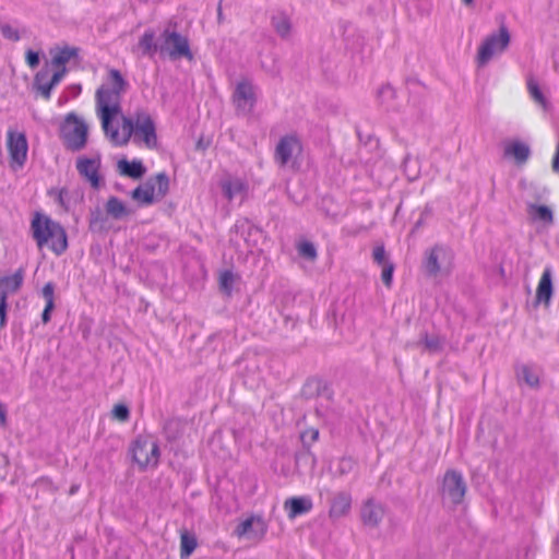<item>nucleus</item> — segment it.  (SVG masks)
Listing matches in <instances>:
<instances>
[{
    "mask_svg": "<svg viewBox=\"0 0 559 559\" xmlns=\"http://www.w3.org/2000/svg\"><path fill=\"white\" fill-rule=\"evenodd\" d=\"M289 29V25L286 23V22H283V24L281 25H277V31L281 33V34H286Z\"/></svg>",
    "mask_w": 559,
    "mask_h": 559,
    "instance_id": "45",
    "label": "nucleus"
},
{
    "mask_svg": "<svg viewBox=\"0 0 559 559\" xmlns=\"http://www.w3.org/2000/svg\"><path fill=\"white\" fill-rule=\"evenodd\" d=\"M224 195L231 201L236 195L245 192L246 186L241 180H226L222 183Z\"/></svg>",
    "mask_w": 559,
    "mask_h": 559,
    "instance_id": "27",
    "label": "nucleus"
},
{
    "mask_svg": "<svg viewBox=\"0 0 559 559\" xmlns=\"http://www.w3.org/2000/svg\"><path fill=\"white\" fill-rule=\"evenodd\" d=\"M526 85H527V91H528L531 98L535 103H537L540 107L546 109L547 108V99L543 95L537 81L533 76H530V78H527Z\"/></svg>",
    "mask_w": 559,
    "mask_h": 559,
    "instance_id": "26",
    "label": "nucleus"
},
{
    "mask_svg": "<svg viewBox=\"0 0 559 559\" xmlns=\"http://www.w3.org/2000/svg\"><path fill=\"white\" fill-rule=\"evenodd\" d=\"M523 381L531 388L539 386V374L530 366L523 365L519 369Z\"/></svg>",
    "mask_w": 559,
    "mask_h": 559,
    "instance_id": "28",
    "label": "nucleus"
},
{
    "mask_svg": "<svg viewBox=\"0 0 559 559\" xmlns=\"http://www.w3.org/2000/svg\"><path fill=\"white\" fill-rule=\"evenodd\" d=\"M118 168L121 175L133 179L141 178L145 173V168L141 160L129 162L127 159H122L118 163Z\"/></svg>",
    "mask_w": 559,
    "mask_h": 559,
    "instance_id": "22",
    "label": "nucleus"
},
{
    "mask_svg": "<svg viewBox=\"0 0 559 559\" xmlns=\"http://www.w3.org/2000/svg\"><path fill=\"white\" fill-rule=\"evenodd\" d=\"M105 213L112 219H123L132 214V210L117 197H109L105 203Z\"/></svg>",
    "mask_w": 559,
    "mask_h": 559,
    "instance_id": "16",
    "label": "nucleus"
},
{
    "mask_svg": "<svg viewBox=\"0 0 559 559\" xmlns=\"http://www.w3.org/2000/svg\"><path fill=\"white\" fill-rule=\"evenodd\" d=\"M297 250L301 257L310 261H314L318 257L314 245L307 240L300 241L297 246Z\"/></svg>",
    "mask_w": 559,
    "mask_h": 559,
    "instance_id": "29",
    "label": "nucleus"
},
{
    "mask_svg": "<svg viewBox=\"0 0 559 559\" xmlns=\"http://www.w3.org/2000/svg\"><path fill=\"white\" fill-rule=\"evenodd\" d=\"M0 33L5 39L15 43L19 41L21 38L19 31L11 26L10 24L0 25Z\"/></svg>",
    "mask_w": 559,
    "mask_h": 559,
    "instance_id": "33",
    "label": "nucleus"
},
{
    "mask_svg": "<svg viewBox=\"0 0 559 559\" xmlns=\"http://www.w3.org/2000/svg\"><path fill=\"white\" fill-rule=\"evenodd\" d=\"M163 40L162 51L165 50L170 59L187 58L191 60L193 58L189 41L181 34L175 31H165L163 33Z\"/></svg>",
    "mask_w": 559,
    "mask_h": 559,
    "instance_id": "10",
    "label": "nucleus"
},
{
    "mask_svg": "<svg viewBox=\"0 0 559 559\" xmlns=\"http://www.w3.org/2000/svg\"><path fill=\"white\" fill-rule=\"evenodd\" d=\"M25 61L31 69H35L39 64V53L28 49L25 53Z\"/></svg>",
    "mask_w": 559,
    "mask_h": 559,
    "instance_id": "39",
    "label": "nucleus"
},
{
    "mask_svg": "<svg viewBox=\"0 0 559 559\" xmlns=\"http://www.w3.org/2000/svg\"><path fill=\"white\" fill-rule=\"evenodd\" d=\"M90 228L97 231L106 228V217L102 211L96 210L92 213Z\"/></svg>",
    "mask_w": 559,
    "mask_h": 559,
    "instance_id": "31",
    "label": "nucleus"
},
{
    "mask_svg": "<svg viewBox=\"0 0 559 559\" xmlns=\"http://www.w3.org/2000/svg\"><path fill=\"white\" fill-rule=\"evenodd\" d=\"M127 87L128 82L119 70L107 71L106 82L95 94L96 114L102 129L114 146H126L132 139L136 145L155 150L158 138L152 116L144 109L131 116L122 114L121 97Z\"/></svg>",
    "mask_w": 559,
    "mask_h": 559,
    "instance_id": "1",
    "label": "nucleus"
},
{
    "mask_svg": "<svg viewBox=\"0 0 559 559\" xmlns=\"http://www.w3.org/2000/svg\"><path fill=\"white\" fill-rule=\"evenodd\" d=\"M383 510L380 506L374 504L371 501L365 503L361 518L365 524L376 526L382 519Z\"/></svg>",
    "mask_w": 559,
    "mask_h": 559,
    "instance_id": "24",
    "label": "nucleus"
},
{
    "mask_svg": "<svg viewBox=\"0 0 559 559\" xmlns=\"http://www.w3.org/2000/svg\"><path fill=\"white\" fill-rule=\"evenodd\" d=\"M143 55L153 57L157 51V45L155 43V33L153 31H146L142 35L138 44Z\"/></svg>",
    "mask_w": 559,
    "mask_h": 559,
    "instance_id": "25",
    "label": "nucleus"
},
{
    "mask_svg": "<svg viewBox=\"0 0 559 559\" xmlns=\"http://www.w3.org/2000/svg\"><path fill=\"white\" fill-rule=\"evenodd\" d=\"M448 252L441 247H433L426 257L425 267L429 275L436 276L441 271L439 260L445 257Z\"/></svg>",
    "mask_w": 559,
    "mask_h": 559,
    "instance_id": "21",
    "label": "nucleus"
},
{
    "mask_svg": "<svg viewBox=\"0 0 559 559\" xmlns=\"http://www.w3.org/2000/svg\"><path fill=\"white\" fill-rule=\"evenodd\" d=\"M234 281H235V276L231 271L225 270V271L221 272L219 287L227 295H230V293H231Z\"/></svg>",
    "mask_w": 559,
    "mask_h": 559,
    "instance_id": "30",
    "label": "nucleus"
},
{
    "mask_svg": "<svg viewBox=\"0 0 559 559\" xmlns=\"http://www.w3.org/2000/svg\"><path fill=\"white\" fill-rule=\"evenodd\" d=\"M504 155L513 157L518 164H524L530 157V147L521 141H513L504 146Z\"/></svg>",
    "mask_w": 559,
    "mask_h": 559,
    "instance_id": "20",
    "label": "nucleus"
},
{
    "mask_svg": "<svg viewBox=\"0 0 559 559\" xmlns=\"http://www.w3.org/2000/svg\"><path fill=\"white\" fill-rule=\"evenodd\" d=\"M31 233L39 249L48 248L57 255L68 249V236L60 223L41 212H35L31 221Z\"/></svg>",
    "mask_w": 559,
    "mask_h": 559,
    "instance_id": "2",
    "label": "nucleus"
},
{
    "mask_svg": "<svg viewBox=\"0 0 559 559\" xmlns=\"http://www.w3.org/2000/svg\"><path fill=\"white\" fill-rule=\"evenodd\" d=\"M352 507V497L346 492H338L332 500L329 515L332 519H338L346 515Z\"/></svg>",
    "mask_w": 559,
    "mask_h": 559,
    "instance_id": "19",
    "label": "nucleus"
},
{
    "mask_svg": "<svg viewBox=\"0 0 559 559\" xmlns=\"http://www.w3.org/2000/svg\"><path fill=\"white\" fill-rule=\"evenodd\" d=\"M180 558L187 559L195 550L198 546L197 537L188 530H181L180 533Z\"/></svg>",
    "mask_w": 559,
    "mask_h": 559,
    "instance_id": "23",
    "label": "nucleus"
},
{
    "mask_svg": "<svg viewBox=\"0 0 559 559\" xmlns=\"http://www.w3.org/2000/svg\"><path fill=\"white\" fill-rule=\"evenodd\" d=\"M55 306H50V305H45V308L43 310V313H41V320H43V323H48L50 321V313L51 311L53 310Z\"/></svg>",
    "mask_w": 559,
    "mask_h": 559,
    "instance_id": "42",
    "label": "nucleus"
},
{
    "mask_svg": "<svg viewBox=\"0 0 559 559\" xmlns=\"http://www.w3.org/2000/svg\"><path fill=\"white\" fill-rule=\"evenodd\" d=\"M372 258H373V261L380 265V266H383L384 264H389L391 263L390 261H388L386 259V252H385V248L383 245H378L373 248V251H372Z\"/></svg>",
    "mask_w": 559,
    "mask_h": 559,
    "instance_id": "35",
    "label": "nucleus"
},
{
    "mask_svg": "<svg viewBox=\"0 0 559 559\" xmlns=\"http://www.w3.org/2000/svg\"><path fill=\"white\" fill-rule=\"evenodd\" d=\"M510 43V34L506 26L499 28L498 34L485 38L478 48L477 61L480 66L486 64L493 56L507 49Z\"/></svg>",
    "mask_w": 559,
    "mask_h": 559,
    "instance_id": "9",
    "label": "nucleus"
},
{
    "mask_svg": "<svg viewBox=\"0 0 559 559\" xmlns=\"http://www.w3.org/2000/svg\"><path fill=\"white\" fill-rule=\"evenodd\" d=\"M442 492L452 503H461L466 493V484L462 474L453 469L448 471L443 477Z\"/></svg>",
    "mask_w": 559,
    "mask_h": 559,
    "instance_id": "11",
    "label": "nucleus"
},
{
    "mask_svg": "<svg viewBox=\"0 0 559 559\" xmlns=\"http://www.w3.org/2000/svg\"><path fill=\"white\" fill-rule=\"evenodd\" d=\"M234 100L238 108L251 110L254 104V92L252 85L248 82H240L237 85Z\"/></svg>",
    "mask_w": 559,
    "mask_h": 559,
    "instance_id": "14",
    "label": "nucleus"
},
{
    "mask_svg": "<svg viewBox=\"0 0 559 559\" xmlns=\"http://www.w3.org/2000/svg\"><path fill=\"white\" fill-rule=\"evenodd\" d=\"M129 453L139 471L155 469L159 464V444L151 433L138 435L129 447Z\"/></svg>",
    "mask_w": 559,
    "mask_h": 559,
    "instance_id": "3",
    "label": "nucleus"
},
{
    "mask_svg": "<svg viewBox=\"0 0 559 559\" xmlns=\"http://www.w3.org/2000/svg\"><path fill=\"white\" fill-rule=\"evenodd\" d=\"M217 17H218V21L221 22L222 19H223V13H222V5L219 4L218 5V9H217Z\"/></svg>",
    "mask_w": 559,
    "mask_h": 559,
    "instance_id": "46",
    "label": "nucleus"
},
{
    "mask_svg": "<svg viewBox=\"0 0 559 559\" xmlns=\"http://www.w3.org/2000/svg\"><path fill=\"white\" fill-rule=\"evenodd\" d=\"M254 524L257 526L258 537L259 539H262L266 534L267 526L265 522L262 520V518L254 515L246 519L240 524H238V526L235 530L236 536L238 538L246 536L252 530Z\"/></svg>",
    "mask_w": 559,
    "mask_h": 559,
    "instance_id": "17",
    "label": "nucleus"
},
{
    "mask_svg": "<svg viewBox=\"0 0 559 559\" xmlns=\"http://www.w3.org/2000/svg\"><path fill=\"white\" fill-rule=\"evenodd\" d=\"M100 157H80L76 162L79 174L84 177L93 188L97 189L100 185Z\"/></svg>",
    "mask_w": 559,
    "mask_h": 559,
    "instance_id": "12",
    "label": "nucleus"
},
{
    "mask_svg": "<svg viewBox=\"0 0 559 559\" xmlns=\"http://www.w3.org/2000/svg\"><path fill=\"white\" fill-rule=\"evenodd\" d=\"M312 507V501L308 497H293L284 502L289 519L310 512Z\"/></svg>",
    "mask_w": 559,
    "mask_h": 559,
    "instance_id": "15",
    "label": "nucleus"
},
{
    "mask_svg": "<svg viewBox=\"0 0 559 559\" xmlns=\"http://www.w3.org/2000/svg\"><path fill=\"white\" fill-rule=\"evenodd\" d=\"M8 298L4 295H0V328L7 324V310H8Z\"/></svg>",
    "mask_w": 559,
    "mask_h": 559,
    "instance_id": "40",
    "label": "nucleus"
},
{
    "mask_svg": "<svg viewBox=\"0 0 559 559\" xmlns=\"http://www.w3.org/2000/svg\"><path fill=\"white\" fill-rule=\"evenodd\" d=\"M51 61L50 66L53 69V73L49 82L43 83L46 79L47 73L40 72L36 75V82L39 83V91L41 94L49 98L51 90L59 84L67 73V63L78 57L79 49L70 46L57 47L50 50Z\"/></svg>",
    "mask_w": 559,
    "mask_h": 559,
    "instance_id": "4",
    "label": "nucleus"
},
{
    "mask_svg": "<svg viewBox=\"0 0 559 559\" xmlns=\"http://www.w3.org/2000/svg\"><path fill=\"white\" fill-rule=\"evenodd\" d=\"M87 124L78 115L70 112L61 126V138L64 146L71 151L82 150L87 142Z\"/></svg>",
    "mask_w": 559,
    "mask_h": 559,
    "instance_id": "6",
    "label": "nucleus"
},
{
    "mask_svg": "<svg viewBox=\"0 0 559 559\" xmlns=\"http://www.w3.org/2000/svg\"><path fill=\"white\" fill-rule=\"evenodd\" d=\"M552 272L551 267L544 269L536 288V301L548 306L552 297Z\"/></svg>",
    "mask_w": 559,
    "mask_h": 559,
    "instance_id": "13",
    "label": "nucleus"
},
{
    "mask_svg": "<svg viewBox=\"0 0 559 559\" xmlns=\"http://www.w3.org/2000/svg\"><path fill=\"white\" fill-rule=\"evenodd\" d=\"M112 417L120 423H126L130 417V411L124 404H116L111 411Z\"/></svg>",
    "mask_w": 559,
    "mask_h": 559,
    "instance_id": "32",
    "label": "nucleus"
},
{
    "mask_svg": "<svg viewBox=\"0 0 559 559\" xmlns=\"http://www.w3.org/2000/svg\"><path fill=\"white\" fill-rule=\"evenodd\" d=\"M301 153L302 144L300 140L296 135L290 134L283 136L278 141L275 147L274 158L281 167L290 166L296 168Z\"/></svg>",
    "mask_w": 559,
    "mask_h": 559,
    "instance_id": "8",
    "label": "nucleus"
},
{
    "mask_svg": "<svg viewBox=\"0 0 559 559\" xmlns=\"http://www.w3.org/2000/svg\"><path fill=\"white\" fill-rule=\"evenodd\" d=\"M7 150L10 168L14 171L22 169L27 160L28 153V143L25 133L13 129L8 130Z\"/></svg>",
    "mask_w": 559,
    "mask_h": 559,
    "instance_id": "7",
    "label": "nucleus"
},
{
    "mask_svg": "<svg viewBox=\"0 0 559 559\" xmlns=\"http://www.w3.org/2000/svg\"><path fill=\"white\" fill-rule=\"evenodd\" d=\"M58 199H59V202L62 203V191L59 192Z\"/></svg>",
    "mask_w": 559,
    "mask_h": 559,
    "instance_id": "47",
    "label": "nucleus"
},
{
    "mask_svg": "<svg viewBox=\"0 0 559 559\" xmlns=\"http://www.w3.org/2000/svg\"><path fill=\"white\" fill-rule=\"evenodd\" d=\"M310 437L311 441H317L319 437V431L317 429H310L302 433V438Z\"/></svg>",
    "mask_w": 559,
    "mask_h": 559,
    "instance_id": "43",
    "label": "nucleus"
},
{
    "mask_svg": "<svg viewBox=\"0 0 559 559\" xmlns=\"http://www.w3.org/2000/svg\"><path fill=\"white\" fill-rule=\"evenodd\" d=\"M381 272V280L383 284L390 288L393 282V273H394V264L391 262L389 264H384Z\"/></svg>",
    "mask_w": 559,
    "mask_h": 559,
    "instance_id": "36",
    "label": "nucleus"
},
{
    "mask_svg": "<svg viewBox=\"0 0 559 559\" xmlns=\"http://www.w3.org/2000/svg\"><path fill=\"white\" fill-rule=\"evenodd\" d=\"M41 295L46 305L55 306V286L52 283H46L43 287Z\"/></svg>",
    "mask_w": 559,
    "mask_h": 559,
    "instance_id": "37",
    "label": "nucleus"
},
{
    "mask_svg": "<svg viewBox=\"0 0 559 559\" xmlns=\"http://www.w3.org/2000/svg\"><path fill=\"white\" fill-rule=\"evenodd\" d=\"M169 191V178L166 173H158L138 186L131 198L142 206H148L166 197Z\"/></svg>",
    "mask_w": 559,
    "mask_h": 559,
    "instance_id": "5",
    "label": "nucleus"
},
{
    "mask_svg": "<svg viewBox=\"0 0 559 559\" xmlns=\"http://www.w3.org/2000/svg\"><path fill=\"white\" fill-rule=\"evenodd\" d=\"M533 212L538 219L546 223L552 222V213L546 205H535L533 206Z\"/></svg>",
    "mask_w": 559,
    "mask_h": 559,
    "instance_id": "34",
    "label": "nucleus"
},
{
    "mask_svg": "<svg viewBox=\"0 0 559 559\" xmlns=\"http://www.w3.org/2000/svg\"><path fill=\"white\" fill-rule=\"evenodd\" d=\"M424 345L428 352H438L441 348V342H440L439 337H436V336H433V337L426 336L424 338Z\"/></svg>",
    "mask_w": 559,
    "mask_h": 559,
    "instance_id": "38",
    "label": "nucleus"
},
{
    "mask_svg": "<svg viewBox=\"0 0 559 559\" xmlns=\"http://www.w3.org/2000/svg\"><path fill=\"white\" fill-rule=\"evenodd\" d=\"M465 4H471L474 0H462Z\"/></svg>",
    "mask_w": 559,
    "mask_h": 559,
    "instance_id": "48",
    "label": "nucleus"
},
{
    "mask_svg": "<svg viewBox=\"0 0 559 559\" xmlns=\"http://www.w3.org/2000/svg\"><path fill=\"white\" fill-rule=\"evenodd\" d=\"M0 426H7V412L4 406L0 403Z\"/></svg>",
    "mask_w": 559,
    "mask_h": 559,
    "instance_id": "44",
    "label": "nucleus"
},
{
    "mask_svg": "<svg viewBox=\"0 0 559 559\" xmlns=\"http://www.w3.org/2000/svg\"><path fill=\"white\" fill-rule=\"evenodd\" d=\"M551 169L554 173L559 174V142L556 145V151L551 159Z\"/></svg>",
    "mask_w": 559,
    "mask_h": 559,
    "instance_id": "41",
    "label": "nucleus"
},
{
    "mask_svg": "<svg viewBox=\"0 0 559 559\" xmlns=\"http://www.w3.org/2000/svg\"><path fill=\"white\" fill-rule=\"evenodd\" d=\"M24 272L22 269L15 271L12 275L0 277V295L8 298L9 295L15 294L23 285Z\"/></svg>",
    "mask_w": 559,
    "mask_h": 559,
    "instance_id": "18",
    "label": "nucleus"
}]
</instances>
